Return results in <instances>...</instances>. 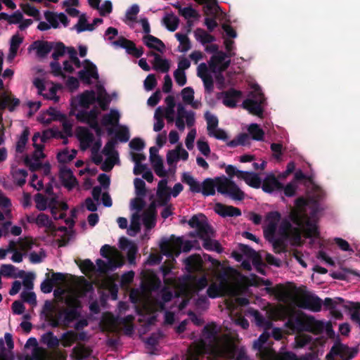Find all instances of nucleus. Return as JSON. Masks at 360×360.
<instances>
[{
	"instance_id": "45",
	"label": "nucleus",
	"mask_w": 360,
	"mask_h": 360,
	"mask_svg": "<svg viewBox=\"0 0 360 360\" xmlns=\"http://www.w3.org/2000/svg\"><path fill=\"white\" fill-rule=\"evenodd\" d=\"M80 316L76 308H71L65 309L60 314V316L63 318V322L65 324H69L73 321L76 320Z\"/></svg>"
},
{
	"instance_id": "57",
	"label": "nucleus",
	"mask_w": 360,
	"mask_h": 360,
	"mask_svg": "<svg viewBox=\"0 0 360 360\" xmlns=\"http://www.w3.org/2000/svg\"><path fill=\"white\" fill-rule=\"evenodd\" d=\"M77 136L80 142L91 143L94 140V134L86 128H82Z\"/></svg>"
},
{
	"instance_id": "14",
	"label": "nucleus",
	"mask_w": 360,
	"mask_h": 360,
	"mask_svg": "<svg viewBox=\"0 0 360 360\" xmlns=\"http://www.w3.org/2000/svg\"><path fill=\"white\" fill-rule=\"evenodd\" d=\"M59 21L64 27H68L69 25V19L67 15L63 13H54L46 11V30L53 28L59 27Z\"/></svg>"
},
{
	"instance_id": "29",
	"label": "nucleus",
	"mask_w": 360,
	"mask_h": 360,
	"mask_svg": "<svg viewBox=\"0 0 360 360\" xmlns=\"http://www.w3.org/2000/svg\"><path fill=\"white\" fill-rule=\"evenodd\" d=\"M181 181L189 186V188L191 192L195 193H201L202 184H200L191 174L188 173H184L182 175Z\"/></svg>"
},
{
	"instance_id": "33",
	"label": "nucleus",
	"mask_w": 360,
	"mask_h": 360,
	"mask_svg": "<svg viewBox=\"0 0 360 360\" xmlns=\"http://www.w3.org/2000/svg\"><path fill=\"white\" fill-rule=\"evenodd\" d=\"M76 360H83L91 355L92 350L83 345L76 346L72 349Z\"/></svg>"
},
{
	"instance_id": "34",
	"label": "nucleus",
	"mask_w": 360,
	"mask_h": 360,
	"mask_svg": "<svg viewBox=\"0 0 360 360\" xmlns=\"http://www.w3.org/2000/svg\"><path fill=\"white\" fill-rule=\"evenodd\" d=\"M156 56L153 62V68L163 73L167 72L170 68L169 61L166 58H162L160 56Z\"/></svg>"
},
{
	"instance_id": "10",
	"label": "nucleus",
	"mask_w": 360,
	"mask_h": 360,
	"mask_svg": "<svg viewBox=\"0 0 360 360\" xmlns=\"http://www.w3.org/2000/svg\"><path fill=\"white\" fill-rule=\"evenodd\" d=\"M96 91H84V93L79 96V99H72L70 115H75V111L77 110L78 105L84 108H89L91 105L95 103L96 101Z\"/></svg>"
},
{
	"instance_id": "13",
	"label": "nucleus",
	"mask_w": 360,
	"mask_h": 360,
	"mask_svg": "<svg viewBox=\"0 0 360 360\" xmlns=\"http://www.w3.org/2000/svg\"><path fill=\"white\" fill-rule=\"evenodd\" d=\"M243 96V91H219L217 95V99L221 100L223 104L230 108H236Z\"/></svg>"
},
{
	"instance_id": "62",
	"label": "nucleus",
	"mask_w": 360,
	"mask_h": 360,
	"mask_svg": "<svg viewBox=\"0 0 360 360\" xmlns=\"http://www.w3.org/2000/svg\"><path fill=\"white\" fill-rule=\"evenodd\" d=\"M156 216L157 215L155 214H152L143 212L142 215V220L144 226L147 229H151L155 226Z\"/></svg>"
},
{
	"instance_id": "2",
	"label": "nucleus",
	"mask_w": 360,
	"mask_h": 360,
	"mask_svg": "<svg viewBox=\"0 0 360 360\" xmlns=\"http://www.w3.org/2000/svg\"><path fill=\"white\" fill-rule=\"evenodd\" d=\"M217 179L219 181L218 193L228 196L233 200L241 201L245 198V193L233 180L225 176H217Z\"/></svg>"
},
{
	"instance_id": "7",
	"label": "nucleus",
	"mask_w": 360,
	"mask_h": 360,
	"mask_svg": "<svg viewBox=\"0 0 360 360\" xmlns=\"http://www.w3.org/2000/svg\"><path fill=\"white\" fill-rule=\"evenodd\" d=\"M357 352L356 349L350 348L340 341H336L326 354V359L334 360L335 356H339L340 360H351L357 354Z\"/></svg>"
},
{
	"instance_id": "20",
	"label": "nucleus",
	"mask_w": 360,
	"mask_h": 360,
	"mask_svg": "<svg viewBox=\"0 0 360 360\" xmlns=\"http://www.w3.org/2000/svg\"><path fill=\"white\" fill-rule=\"evenodd\" d=\"M300 228L303 229L304 236L307 238H318L319 236V231L316 221L311 219L309 217H305L304 226Z\"/></svg>"
},
{
	"instance_id": "25",
	"label": "nucleus",
	"mask_w": 360,
	"mask_h": 360,
	"mask_svg": "<svg viewBox=\"0 0 360 360\" xmlns=\"http://www.w3.org/2000/svg\"><path fill=\"white\" fill-rule=\"evenodd\" d=\"M240 179H243L250 187L259 188L262 185V179L257 174L252 172H239Z\"/></svg>"
},
{
	"instance_id": "30",
	"label": "nucleus",
	"mask_w": 360,
	"mask_h": 360,
	"mask_svg": "<svg viewBox=\"0 0 360 360\" xmlns=\"http://www.w3.org/2000/svg\"><path fill=\"white\" fill-rule=\"evenodd\" d=\"M145 284L150 292H155L160 288L162 283L156 274L151 273L146 277Z\"/></svg>"
},
{
	"instance_id": "41",
	"label": "nucleus",
	"mask_w": 360,
	"mask_h": 360,
	"mask_svg": "<svg viewBox=\"0 0 360 360\" xmlns=\"http://www.w3.org/2000/svg\"><path fill=\"white\" fill-rule=\"evenodd\" d=\"M124 49L128 54L131 55L136 58H139L143 53V48L141 46L139 48L136 47L135 43L129 39L128 43L125 44Z\"/></svg>"
},
{
	"instance_id": "19",
	"label": "nucleus",
	"mask_w": 360,
	"mask_h": 360,
	"mask_svg": "<svg viewBox=\"0 0 360 360\" xmlns=\"http://www.w3.org/2000/svg\"><path fill=\"white\" fill-rule=\"evenodd\" d=\"M66 49L63 42H49L46 41V55L53 51L51 56L54 60H58L59 58L63 56Z\"/></svg>"
},
{
	"instance_id": "9",
	"label": "nucleus",
	"mask_w": 360,
	"mask_h": 360,
	"mask_svg": "<svg viewBox=\"0 0 360 360\" xmlns=\"http://www.w3.org/2000/svg\"><path fill=\"white\" fill-rule=\"evenodd\" d=\"M233 56L232 53L227 54L222 51L217 52L211 56L208 62L211 72H224L229 67L231 60L227 59Z\"/></svg>"
},
{
	"instance_id": "51",
	"label": "nucleus",
	"mask_w": 360,
	"mask_h": 360,
	"mask_svg": "<svg viewBox=\"0 0 360 360\" xmlns=\"http://www.w3.org/2000/svg\"><path fill=\"white\" fill-rule=\"evenodd\" d=\"M175 7L179 9V13L186 20L197 18L199 16L197 11L191 6L181 8L180 6H176Z\"/></svg>"
},
{
	"instance_id": "26",
	"label": "nucleus",
	"mask_w": 360,
	"mask_h": 360,
	"mask_svg": "<svg viewBox=\"0 0 360 360\" xmlns=\"http://www.w3.org/2000/svg\"><path fill=\"white\" fill-rule=\"evenodd\" d=\"M186 267L189 272L200 271L202 267V260L200 255H193L185 259Z\"/></svg>"
},
{
	"instance_id": "5",
	"label": "nucleus",
	"mask_w": 360,
	"mask_h": 360,
	"mask_svg": "<svg viewBox=\"0 0 360 360\" xmlns=\"http://www.w3.org/2000/svg\"><path fill=\"white\" fill-rule=\"evenodd\" d=\"M84 68L78 72L79 79L87 85L91 84V79L96 82V90H105L104 82L100 81L97 68L89 60L86 59L84 61Z\"/></svg>"
},
{
	"instance_id": "38",
	"label": "nucleus",
	"mask_w": 360,
	"mask_h": 360,
	"mask_svg": "<svg viewBox=\"0 0 360 360\" xmlns=\"http://www.w3.org/2000/svg\"><path fill=\"white\" fill-rule=\"evenodd\" d=\"M162 22L169 31L174 32L179 26V19L172 13L164 17Z\"/></svg>"
},
{
	"instance_id": "64",
	"label": "nucleus",
	"mask_w": 360,
	"mask_h": 360,
	"mask_svg": "<svg viewBox=\"0 0 360 360\" xmlns=\"http://www.w3.org/2000/svg\"><path fill=\"white\" fill-rule=\"evenodd\" d=\"M221 286L215 283H212L207 290V294L210 298H216L221 295Z\"/></svg>"
},
{
	"instance_id": "28",
	"label": "nucleus",
	"mask_w": 360,
	"mask_h": 360,
	"mask_svg": "<svg viewBox=\"0 0 360 360\" xmlns=\"http://www.w3.org/2000/svg\"><path fill=\"white\" fill-rule=\"evenodd\" d=\"M120 118V115L119 112L117 110L111 109L109 113L103 116L101 124L105 127L109 125L118 126Z\"/></svg>"
},
{
	"instance_id": "17",
	"label": "nucleus",
	"mask_w": 360,
	"mask_h": 360,
	"mask_svg": "<svg viewBox=\"0 0 360 360\" xmlns=\"http://www.w3.org/2000/svg\"><path fill=\"white\" fill-rule=\"evenodd\" d=\"M262 188L265 193H271L274 191H282L283 185L274 174H269L264 179Z\"/></svg>"
},
{
	"instance_id": "15",
	"label": "nucleus",
	"mask_w": 360,
	"mask_h": 360,
	"mask_svg": "<svg viewBox=\"0 0 360 360\" xmlns=\"http://www.w3.org/2000/svg\"><path fill=\"white\" fill-rule=\"evenodd\" d=\"M285 326L294 332L308 330V325L303 317L300 314H291L285 323Z\"/></svg>"
},
{
	"instance_id": "48",
	"label": "nucleus",
	"mask_w": 360,
	"mask_h": 360,
	"mask_svg": "<svg viewBox=\"0 0 360 360\" xmlns=\"http://www.w3.org/2000/svg\"><path fill=\"white\" fill-rule=\"evenodd\" d=\"M204 117L207 122V129L209 134L217 128L219 124V120L216 116L212 115L209 111H207L205 113Z\"/></svg>"
},
{
	"instance_id": "18",
	"label": "nucleus",
	"mask_w": 360,
	"mask_h": 360,
	"mask_svg": "<svg viewBox=\"0 0 360 360\" xmlns=\"http://www.w3.org/2000/svg\"><path fill=\"white\" fill-rule=\"evenodd\" d=\"M59 178L62 184L68 190H72L78 182L72 172L68 168H62L60 170Z\"/></svg>"
},
{
	"instance_id": "50",
	"label": "nucleus",
	"mask_w": 360,
	"mask_h": 360,
	"mask_svg": "<svg viewBox=\"0 0 360 360\" xmlns=\"http://www.w3.org/2000/svg\"><path fill=\"white\" fill-rule=\"evenodd\" d=\"M96 92L98 93V94L97 96H96V102H98L102 110H107L110 103V98L106 94L107 91Z\"/></svg>"
},
{
	"instance_id": "3",
	"label": "nucleus",
	"mask_w": 360,
	"mask_h": 360,
	"mask_svg": "<svg viewBox=\"0 0 360 360\" xmlns=\"http://www.w3.org/2000/svg\"><path fill=\"white\" fill-rule=\"evenodd\" d=\"M32 141L34 151L30 158L27 159V161L33 169H37L42 166L44 157L43 150L45 145V131H42L41 134L39 132L34 134Z\"/></svg>"
},
{
	"instance_id": "8",
	"label": "nucleus",
	"mask_w": 360,
	"mask_h": 360,
	"mask_svg": "<svg viewBox=\"0 0 360 360\" xmlns=\"http://www.w3.org/2000/svg\"><path fill=\"white\" fill-rule=\"evenodd\" d=\"M183 240L180 237L172 235L169 239L163 238L160 243V248L162 254L168 257L174 255L176 256L181 252Z\"/></svg>"
},
{
	"instance_id": "55",
	"label": "nucleus",
	"mask_w": 360,
	"mask_h": 360,
	"mask_svg": "<svg viewBox=\"0 0 360 360\" xmlns=\"http://www.w3.org/2000/svg\"><path fill=\"white\" fill-rule=\"evenodd\" d=\"M134 184L136 195L140 197H144L146 195L145 181L140 178H136L134 181Z\"/></svg>"
},
{
	"instance_id": "11",
	"label": "nucleus",
	"mask_w": 360,
	"mask_h": 360,
	"mask_svg": "<svg viewBox=\"0 0 360 360\" xmlns=\"http://www.w3.org/2000/svg\"><path fill=\"white\" fill-rule=\"evenodd\" d=\"M25 349L29 352L25 360H45V349L39 347L37 340L34 338L28 339Z\"/></svg>"
},
{
	"instance_id": "49",
	"label": "nucleus",
	"mask_w": 360,
	"mask_h": 360,
	"mask_svg": "<svg viewBox=\"0 0 360 360\" xmlns=\"http://www.w3.org/2000/svg\"><path fill=\"white\" fill-rule=\"evenodd\" d=\"M153 169L155 174L160 177H165L167 172L164 169L163 162L161 157L155 158V159L150 160Z\"/></svg>"
},
{
	"instance_id": "61",
	"label": "nucleus",
	"mask_w": 360,
	"mask_h": 360,
	"mask_svg": "<svg viewBox=\"0 0 360 360\" xmlns=\"http://www.w3.org/2000/svg\"><path fill=\"white\" fill-rule=\"evenodd\" d=\"M75 155V150H73L72 153H70L68 150H63L57 155V158L59 162L67 163L72 161Z\"/></svg>"
},
{
	"instance_id": "24",
	"label": "nucleus",
	"mask_w": 360,
	"mask_h": 360,
	"mask_svg": "<svg viewBox=\"0 0 360 360\" xmlns=\"http://www.w3.org/2000/svg\"><path fill=\"white\" fill-rule=\"evenodd\" d=\"M264 290L270 295H275L279 301H284L289 296L288 290L281 283L277 284L274 287H265Z\"/></svg>"
},
{
	"instance_id": "6",
	"label": "nucleus",
	"mask_w": 360,
	"mask_h": 360,
	"mask_svg": "<svg viewBox=\"0 0 360 360\" xmlns=\"http://www.w3.org/2000/svg\"><path fill=\"white\" fill-rule=\"evenodd\" d=\"M188 223L191 228L196 229L197 235L201 240L214 236V231L203 214L193 215Z\"/></svg>"
},
{
	"instance_id": "53",
	"label": "nucleus",
	"mask_w": 360,
	"mask_h": 360,
	"mask_svg": "<svg viewBox=\"0 0 360 360\" xmlns=\"http://www.w3.org/2000/svg\"><path fill=\"white\" fill-rule=\"evenodd\" d=\"M27 172L25 169H17L13 172L14 181L19 186H22L26 182Z\"/></svg>"
},
{
	"instance_id": "39",
	"label": "nucleus",
	"mask_w": 360,
	"mask_h": 360,
	"mask_svg": "<svg viewBox=\"0 0 360 360\" xmlns=\"http://www.w3.org/2000/svg\"><path fill=\"white\" fill-rule=\"evenodd\" d=\"M176 38L179 41V50L181 52H186L191 48V41L187 34L176 33Z\"/></svg>"
},
{
	"instance_id": "27",
	"label": "nucleus",
	"mask_w": 360,
	"mask_h": 360,
	"mask_svg": "<svg viewBox=\"0 0 360 360\" xmlns=\"http://www.w3.org/2000/svg\"><path fill=\"white\" fill-rule=\"evenodd\" d=\"M143 41L146 46L150 49H153L160 53H163L165 49V44L160 39L151 34L144 36L143 37Z\"/></svg>"
},
{
	"instance_id": "23",
	"label": "nucleus",
	"mask_w": 360,
	"mask_h": 360,
	"mask_svg": "<svg viewBox=\"0 0 360 360\" xmlns=\"http://www.w3.org/2000/svg\"><path fill=\"white\" fill-rule=\"evenodd\" d=\"M219 181L217 179V177L207 178L202 183V191L201 193L204 196L214 195L215 194V190L218 191V185Z\"/></svg>"
},
{
	"instance_id": "63",
	"label": "nucleus",
	"mask_w": 360,
	"mask_h": 360,
	"mask_svg": "<svg viewBox=\"0 0 360 360\" xmlns=\"http://www.w3.org/2000/svg\"><path fill=\"white\" fill-rule=\"evenodd\" d=\"M79 266L82 271V272L84 274H86L90 272H93L96 269V266L94 263L89 259H86L83 260Z\"/></svg>"
},
{
	"instance_id": "56",
	"label": "nucleus",
	"mask_w": 360,
	"mask_h": 360,
	"mask_svg": "<svg viewBox=\"0 0 360 360\" xmlns=\"http://www.w3.org/2000/svg\"><path fill=\"white\" fill-rule=\"evenodd\" d=\"M21 299L31 304L32 306L37 305V297L36 295L32 290H23L20 294Z\"/></svg>"
},
{
	"instance_id": "59",
	"label": "nucleus",
	"mask_w": 360,
	"mask_h": 360,
	"mask_svg": "<svg viewBox=\"0 0 360 360\" xmlns=\"http://www.w3.org/2000/svg\"><path fill=\"white\" fill-rule=\"evenodd\" d=\"M158 204L160 206H165L170 200L171 194L169 191H157Z\"/></svg>"
},
{
	"instance_id": "58",
	"label": "nucleus",
	"mask_w": 360,
	"mask_h": 360,
	"mask_svg": "<svg viewBox=\"0 0 360 360\" xmlns=\"http://www.w3.org/2000/svg\"><path fill=\"white\" fill-rule=\"evenodd\" d=\"M77 136L80 142L91 143L94 140V134L86 128H82Z\"/></svg>"
},
{
	"instance_id": "32",
	"label": "nucleus",
	"mask_w": 360,
	"mask_h": 360,
	"mask_svg": "<svg viewBox=\"0 0 360 360\" xmlns=\"http://www.w3.org/2000/svg\"><path fill=\"white\" fill-rule=\"evenodd\" d=\"M117 144L116 139H110L105 145L102 153L105 155L118 160V152L115 150Z\"/></svg>"
},
{
	"instance_id": "54",
	"label": "nucleus",
	"mask_w": 360,
	"mask_h": 360,
	"mask_svg": "<svg viewBox=\"0 0 360 360\" xmlns=\"http://www.w3.org/2000/svg\"><path fill=\"white\" fill-rule=\"evenodd\" d=\"M119 130L115 133L116 140L122 142L126 143L129 140L130 134L129 131L127 127L126 126H119Z\"/></svg>"
},
{
	"instance_id": "16",
	"label": "nucleus",
	"mask_w": 360,
	"mask_h": 360,
	"mask_svg": "<svg viewBox=\"0 0 360 360\" xmlns=\"http://www.w3.org/2000/svg\"><path fill=\"white\" fill-rule=\"evenodd\" d=\"M197 75L203 82L205 90H213L214 82L210 68L205 63H200L197 68Z\"/></svg>"
},
{
	"instance_id": "42",
	"label": "nucleus",
	"mask_w": 360,
	"mask_h": 360,
	"mask_svg": "<svg viewBox=\"0 0 360 360\" xmlns=\"http://www.w3.org/2000/svg\"><path fill=\"white\" fill-rule=\"evenodd\" d=\"M141 230V224H140V216L139 213H134L132 214L131 219V223L129 226V229H128V234L134 236L137 233H139Z\"/></svg>"
},
{
	"instance_id": "31",
	"label": "nucleus",
	"mask_w": 360,
	"mask_h": 360,
	"mask_svg": "<svg viewBox=\"0 0 360 360\" xmlns=\"http://www.w3.org/2000/svg\"><path fill=\"white\" fill-rule=\"evenodd\" d=\"M345 309L351 312V319L360 326V303L347 301L346 304H343Z\"/></svg>"
},
{
	"instance_id": "46",
	"label": "nucleus",
	"mask_w": 360,
	"mask_h": 360,
	"mask_svg": "<svg viewBox=\"0 0 360 360\" xmlns=\"http://www.w3.org/2000/svg\"><path fill=\"white\" fill-rule=\"evenodd\" d=\"M46 115H49L50 118L46 119V125H48L51 121H60L65 120L66 115L57 110L55 108L49 107L46 109Z\"/></svg>"
},
{
	"instance_id": "37",
	"label": "nucleus",
	"mask_w": 360,
	"mask_h": 360,
	"mask_svg": "<svg viewBox=\"0 0 360 360\" xmlns=\"http://www.w3.org/2000/svg\"><path fill=\"white\" fill-rule=\"evenodd\" d=\"M33 71H34L35 75L41 76V77H34L33 80L34 86L37 89V90H45V77H44V69L39 67H34L33 68Z\"/></svg>"
},
{
	"instance_id": "40",
	"label": "nucleus",
	"mask_w": 360,
	"mask_h": 360,
	"mask_svg": "<svg viewBox=\"0 0 360 360\" xmlns=\"http://www.w3.org/2000/svg\"><path fill=\"white\" fill-rule=\"evenodd\" d=\"M124 49L128 54L131 55L136 58H139L143 53V48L141 46L139 48L136 47L135 43L129 39L128 43L125 44Z\"/></svg>"
},
{
	"instance_id": "60",
	"label": "nucleus",
	"mask_w": 360,
	"mask_h": 360,
	"mask_svg": "<svg viewBox=\"0 0 360 360\" xmlns=\"http://www.w3.org/2000/svg\"><path fill=\"white\" fill-rule=\"evenodd\" d=\"M269 338V333L264 332L262 333L257 340L253 343V348L259 352H262L264 348V345L266 342Z\"/></svg>"
},
{
	"instance_id": "44",
	"label": "nucleus",
	"mask_w": 360,
	"mask_h": 360,
	"mask_svg": "<svg viewBox=\"0 0 360 360\" xmlns=\"http://www.w3.org/2000/svg\"><path fill=\"white\" fill-rule=\"evenodd\" d=\"M248 132L252 139L255 141H262L264 136V131L257 124H251L248 129Z\"/></svg>"
},
{
	"instance_id": "52",
	"label": "nucleus",
	"mask_w": 360,
	"mask_h": 360,
	"mask_svg": "<svg viewBox=\"0 0 360 360\" xmlns=\"http://www.w3.org/2000/svg\"><path fill=\"white\" fill-rule=\"evenodd\" d=\"M345 300L342 297H335L334 299L326 297L323 302H322V304H323L324 307L326 309H330L333 311L335 309L336 306L338 304H345ZM347 302L345 303V304Z\"/></svg>"
},
{
	"instance_id": "43",
	"label": "nucleus",
	"mask_w": 360,
	"mask_h": 360,
	"mask_svg": "<svg viewBox=\"0 0 360 360\" xmlns=\"http://www.w3.org/2000/svg\"><path fill=\"white\" fill-rule=\"evenodd\" d=\"M35 51L39 58H45V41H35L28 48V51Z\"/></svg>"
},
{
	"instance_id": "36",
	"label": "nucleus",
	"mask_w": 360,
	"mask_h": 360,
	"mask_svg": "<svg viewBox=\"0 0 360 360\" xmlns=\"http://www.w3.org/2000/svg\"><path fill=\"white\" fill-rule=\"evenodd\" d=\"M194 35L196 40L199 41L202 44L212 43L215 41V37L202 28H197L194 32Z\"/></svg>"
},
{
	"instance_id": "47",
	"label": "nucleus",
	"mask_w": 360,
	"mask_h": 360,
	"mask_svg": "<svg viewBox=\"0 0 360 360\" xmlns=\"http://www.w3.org/2000/svg\"><path fill=\"white\" fill-rule=\"evenodd\" d=\"M302 212V211L292 210L289 214L290 220L299 227L304 226L305 217H308L307 214Z\"/></svg>"
},
{
	"instance_id": "4",
	"label": "nucleus",
	"mask_w": 360,
	"mask_h": 360,
	"mask_svg": "<svg viewBox=\"0 0 360 360\" xmlns=\"http://www.w3.org/2000/svg\"><path fill=\"white\" fill-rule=\"evenodd\" d=\"M52 193V186L46 184V195ZM49 209L54 219H62L66 217L65 211L68 209V204L61 201L57 196H46V209Z\"/></svg>"
},
{
	"instance_id": "35",
	"label": "nucleus",
	"mask_w": 360,
	"mask_h": 360,
	"mask_svg": "<svg viewBox=\"0 0 360 360\" xmlns=\"http://www.w3.org/2000/svg\"><path fill=\"white\" fill-rule=\"evenodd\" d=\"M20 103L19 99L12 98L11 95L4 94L0 101V105L3 108H8L12 111Z\"/></svg>"
},
{
	"instance_id": "1",
	"label": "nucleus",
	"mask_w": 360,
	"mask_h": 360,
	"mask_svg": "<svg viewBox=\"0 0 360 360\" xmlns=\"http://www.w3.org/2000/svg\"><path fill=\"white\" fill-rule=\"evenodd\" d=\"M265 105L266 97L263 91H249L248 98L243 101L242 107L250 113L262 117Z\"/></svg>"
},
{
	"instance_id": "21",
	"label": "nucleus",
	"mask_w": 360,
	"mask_h": 360,
	"mask_svg": "<svg viewBox=\"0 0 360 360\" xmlns=\"http://www.w3.org/2000/svg\"><path fill=\"white\" fill-rule=\"evenodd\" d=\"M290 231H292L297 239H300V230L298 227H292L290 221L287 219L282 220L279 226V233L284 238L290 236Z\"/></svg>"
},
{
	"instance_id": "22",
	"label": "nucleus",
	"mask_w": 360,
	"mask_h": 360,
	"mask_svg": "<svg viewBox=\"0 0 360 360\" xmlns=\"http://www.w3.org/2000/svg\"><path fill=\"white\" fill-rule=\"evenodd\" d=\"M216 212L223 217H239L241 215V211L239 208L221 203L216 205Z\"/></svg>"
},
{
	"instance_id": "12",
	"label": "nucleus",
	"mask_w": 360,
	"mask_h": 360,
	"mask_svg": "<svg viewBox=\"0 0 360 360\" xmlns=\"http://www.w3.org/2000/svg\"><path fill=\"white\" fill-rule=\"evenodd\" d=\"M298 305L302 309H309L312 311L318 312L321 309L322 300L316 295L304 294L299 299Z\"/></svg>"
}]
</instances>
